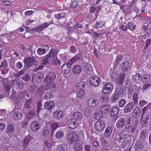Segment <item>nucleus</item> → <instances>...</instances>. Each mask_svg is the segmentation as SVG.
Listing matches in <instances>:
<instances>
[{"label":"nucleus","mask_w":151,"mask_h":151,"mask_svg":"<svg viewBox=\"0 0 151 151\" xmlns=\"http://www.w3.org/2000/svg\"><path fill=\"white\" fill-rule=\"evenodd\" d=\"M56 78L55 74L52 73H50L45 77L44 80V83H47L46 85V88H54L55 87L56 85L53 81Z\"/></svg>","instance_id":"obj_1"},{"label":"nucleus","mask_w":151,"mask_h":151,"mask_svg":"<svg viewBox=\"0 0 151 151\" xmlns=\"http://www.w3.org/2000/svg\"><path fill=\"white\" fill-rule=\"evenodd\" d=\"M124 90L122 89H119V90L116 91L111 96V101L112 103L116 102L119 98L124 93Z\"/></svg>","instance_id":"obj_2"},{"label":"nucleus","mask_w":151,"mask_h":151,"mask_svg":"<svg viewBox=\"0 0 151 151\" xmlns=\"http://www.w3.org/2000/svg\"><path fill=\"white\" fill-rule=\"evenodd\" d=\"M78 138L77 134L74 132H71L68 134L67 136L68 142L70 143L75 142L78 141Z\"/></svg>","instance_id":"obj_3"},{"label":"nucleus","mask_w":151,"mask_h":151,"mask_svg":"<svg viewBox=\"0 0 151 151\" xmlns=\"http://www.w3.org/2000/svg\"><path fill=\"white\" fill-rule=\"evenodd\" d=\"M91 84L93 86L96 87L98 86L101 83V79L96 76H92L90 79Z\"/></svg>","instance_id":"obj_4"},{"label":"nucleus","mask_w":151,"mask_h":151,"mask_svg":"<svg viewBox=\"0 0 151 151\" xmlns=\"http://www.w3.org/2000/svg\"><path fill=\"white\" fill-rule=\"evenodd\" d=\"M105 125L104 122L102 120H100L97 121L96 122L94 127L96 130L100 131L104 129Z\"/></svg>","instance_id":"obj_5"},{"label":"nucleus","mask_w":151,"mask_h":151,"mask_svg":"<svg viewBox=\"0 0 151 151\" xmlns=\"http://www.w3.org/2000/svg\"><path fill=\"white\" fill-rule=\"evenodd\" d=\"M113 86L111 83H106L104 86L102 90L103 93L104 94H107L111 93L113 90Z\"/></svg>","instance_id":"obj_6"},{"label":"nucleus","mask_w":151,"mask_h":151,"mask_svg":"<svg viewBox=\"0 0 151 151\" xmlns=\"http://www.w3.org/2000/svg\"><path fill=\"white\" fill-rule=\"evenodd\" d=\"M35 59L34 58L28 57L26 58L24 60V64L29 67L32 66L35 63Z\"/></svg>","instance_id":"obj_7"},{"label":"nucleus","mask_w":151,"mask_h":151,"mask_svg":"<svg viewBox=\"0 0 151 151\" xmlns=\"http://www.w3.org/2000/svg\"><path fill=\"white\" fill-rule=\"evenodd\" d=\"M49 49L50 47L48 45H45L42 48H38L37 50V52L39 55H42L46 53Z\"/></svg>","instance_id":"obj_8"},{"label":"nucleus","mask_w":151,"mask_h":151,"mask_svg":"<svg viewBox=\"0 0 151 151\" xmlns=\"http://www.w3.org/2000/svg\"><path fill=\"white\" fill-rule=\"evenodd\" d=\"M87 103L89 106L93 108L97 106L99 103V101L95 99H90L88 100Z\"/></svg>","instance_id":"obj_9"},{"label":"nucleus","mask_w":151,"mask_h":151,"mask_svg":"<svg viewBox=\"0 0 151 151\" xmlns=\"http://www.w3.org/2000/svg\"><path fill=\"white\" fill-rule=\"evenodd\" d=\"M69 62L67 63L63 64L61 67V70L65 74H67L69 73L70 70V66L72 64H70Z\"/></svg>","instance_id":"obj_10"},{"label":"nucleus","mask_w":151,"mask_h":151,"mask_svg":"<svg viewBox=\"0 0 151 151\" xmlns=\"http://www.w3.org/2000/svg\"><path fill=\"white\" fill-rule=\"evenodd\" d=\"M121 68L124 71H128L131 69L129 61H125L121 65Z\"/></svg>","instance_id":"obj_11"},{"label":"nucleus","mask_w":151,"mask_h":151,"mask_svg":"<svg viewBox=\"0 0 151 151\" xmlns=\"http://www.w3.org/2000/svg\"><path fill=\"white\" fill-rule=\"evenodd\" d=\"M30 127L32 131L35 132L40 129V126L38 122L34 121L32 123Z\"/></svg>","instance_id":"obj_12"},{"label":"nucleus","mask_w":151,"mask_h":151,"mask_svg":"<svg viewBox=\"0 0 151 151\" xmlns=\"http://www.w3.org/2000/svg\"><path fill=\"white\" fill-rule=\"evenodd\" d=\"M50 24L51 23L45 22L36 28L35 29L39 33H40L42 30L47 28Z\"/></svg>","instance_id":"obj_13"},{"label":"nucleus","mask_w":151,"mask_h":151,"mask_svg":"<svg viewBox=\"0 0 151 151\" xmlns=\"http://www.w3.org/2000/svg\"><path fill=\"white\" fill-rule=\"evenodd\" d=\"M44 106L46 109L49 110H52L54 107L55 104L52 101H48L45 102L44 104Z\"/></svg>","instance_id":"obj_14"},{"label":"nucleus","mask_w":151,"mask_h":151,"mask_svg":"<svg viewBox=\"0 0 151 151\" xmlns=\"http://www.w3.org/2000/svg\"><path fill=\"white\" fill-rule=\"evenodd\" d=\"M31 137L30 136L25 137L23 142V146L25 148L27 147L31 144Z\"/></svg>","instance_id":"obj_15"},{"label":"nucleus","mask_w":151,"mask_h":151,"mask_svg":"<svg viewBox=\"0 0 151 151\" xmlns=\"http://www.w3.org/2000/svg\"><path fill=\"white\" fill-rule=\"evenodd\" d=\"M84 72L88 74H91L93 71V68L91 65L88 63H86L84 67Z\"/></svg>","instance_id":"obj_16"},{"label":"nucleus","mask_w":151,"mask_h":151,"mask_svg":"<svg viewBox=\"0 0 151 151\" xmlns=\"http://www.w3.org/2000/svg\"><path fill=\"white\" fill-rule=\"evenodd\" d=\"M14 117L16 120H18L22 117V114L21 110L18 109L13 111Z\"/></svg>","instance_id":"obj_17"},{"label":"nucleus","mask_w":151,"mask_h":151,"mask_svg":"<svg viewBox=\"0 0 151 151\" xmlns=\"http://www.w3.org/2000/svg\"><path fill=\"white\" fill-rule=\"evenodd\" d=\"M141 114V110L140 108L136 107L134 109L132 113L133 117L137 118L140 116Z\"/></svg>","instance_id":"obj_18"},{"label":"nucleus","mask_w":151,"mask_h":151,"mask_svg":"<svg viewBox=\"0 0 151 151\" xmlns=\"http://www.w3.org/2000/svg\"><path fill=\"white\" fill-rule=\"evenodd\" d=\"M68 127L71 129H75L77 126V124L74 119H69L67 122Z\"/></svg>","instance_id":"obj_19"},{"label":"nucleus","mask_w":151,"mask_h":151,"mask_svg":"<svg viewBox=\"0 0 151 151\" xmlns=\"http://www.w3.org/2000/svg\"><path fill=\"white\" fill-rule=\"evenodd\" d=\"M134 107V104L132 102H129L127 104L124 109V112L128 113L132 110Z\"/></svg>","instance_id":"obj_20"},{"label":"nucleus","mask_w":151,"mask_h":151,"mask_svg":"<svg viewBox=\"0 0 151 151\" xmlns=\"http://www.w3.org/2000/svg\"><path fill=\"white\" fill-rule=\"evenodd\" d=\"M81 52H79L72 58L69 61V63H70V64H72L74 62L80 60V58L81 57Z\"/></svg>","instance_id":"obj_21"},{"label":"nucleus","mask_w":151,"mask_h":151,"mask_svg":"<svg viewBox=\"0 0 151 151\" xmlns=\"http://www.w3.org/2000/svg\"><path fill=\"white\" fill-rule=\"evenodd\" d=\"M112 130V129L111 127H107L106 129L104 134L105 137L107 138H109L111 137Z\"/></svg>","instance_id":"obj_22"},{"label":"nucleus","mask_w":151,"mask_h":151,"mask_svg":"<svg viewBox=\"0 0 151 151\" xmlns=\"http://www.w3.org/2000/svg\"><path fill=\"white\" fill-rule=\"evenodd\" d=\"M82 68L81 66L79 65H75L73 69V73L76 75L78 74L82 71Z\"/></svg>","instance_id":"obj_23"},{"label":"nucleus","mask_w":151,"mask_h":151,"mask_svg":"<svg viewBox=\"0 0 151 151\" xmlns=\"http://www.w3.org/2000/svg\"><path fill=\"white\" fill-rule=\"evenodd\" d=\"M72 118L74 120H80L82 118V114L79 111L74 113L72 115Z\"/></svg>","instance_id":"obj_24"},{"label":"nucleus","mask_w":151,"mask_h":151,"mask_svg":"<svg viewBox=\"0 0 151 151\" xmlns=\"http://www.w3.org/2000/svg\"><path fill=\"white\" fill-rule=\"evenodd\" d=\"M125 125V120L123 118L120 119L117 122L116 125L118 128H121Z\"/></svg>","instance_id":"obj_25"},{"label":"nucleus","mask_w":151,"mask_h":151,"mask_svg":"<svg viewBox=\"0 0 151 151\" xmlns=\"http://www.w3.org/2000/svg\"><path fill=\"white\" fill-rule=\"evenodd\" d=\"M54 116L55 118L58 119L63 118V112L60 110L57 111L53 113Z\"/></svg>","instance_id":"obj_26"},{"label":"nucleus","mask_w":151,"mask_h":151,"mask_svg":"<svg viewBox=\"0 0 151 151\" xmlns=\"http://www.w3.org/2000/svg\"><path fill=\"white\" fill-rule=\"evenodd\" d=\"M7 65L6 63H1L0 67L2 74H6L8 72V70L7 68Z\"/></svg>","instance_id":"obj_27"},{"label":"nucleus","mask_w":151,"mask_h":151,"mask_svg":"<svg viewBox=\"0 0 151 151\" xmlns=\"http://www.w3.org/2000/svg\"><path fill=\"white\" fill-rule=\"evenodd\" d=\"M57 55V52L55 50L52 49L50 50L49 53L47 55V56L48 57H49L51 60L53 58H56Z\"/></svg>","instance_id":"obj_28"},{"label":"nucleus","mask_w":151,"mask_h":151,"mask_svg":"<svg viewBox=\"0 0 151 151\" xmlns=\"http://www.w3.org/2000/svg\"><path fill=\"white\" fill-rule=\"evenodd\" d=\"M109 109V106L108 105H103L100 108V111L102 114L107 113L108 112Z\"/></svg>","instance_id":"obj_29"},{"label":"nucleus","mask_w":151,"mask_h":151,"mask_svg":"<svg viewBox=\"0 0 151 151\" xmlns=\"http://www.w3.org/2000/svg\"><path fill=\"white\" fill-rule=\"evenodd\" d=\"M119 112V108L116 107L112 109L110 112L109 114L111 116H114L116 115Z\"/></svg>","instance_id":"obj_30"},{"label":"nucleus","mask_w":151,"mask_h":151,"mask_svg":"<svg viewBox=\"0 0 151 151\" xmlns=\"http://www.w3.org/2000/svg\"><path fill=\"white\" fill-rule=\"evenodd\" d=\"M68 147L65 144L59 145L57 147V151H67Z\"/></svg>","instance_id":"obj_31"},{"label":"nucleus","mask_w":151,"mask_h":151,"mask_svg":"<svg viewBox=\"0 0 151 151\" xmlns=\"http://www.w3.org/2000/svg\"><path fill=\"white\" fill-rule=\"evenodd\" d=\"M123 133H120L117 134L116 135L115 139L118 142H122L124 139V134Z\"/></svg>","instance_id":"obj_32"},{"label":"nucleus","mask_w":151,"mask_h":151,"mask_svg":"<svg viewBox=\"0 0 151 151\" xmlns=\"http://www.w3.org/2000/svg\"><path fill=\"white\" fill-rule=\"evenodd\" d=\"M133 123V121H131L130 118L127 119L126 120V122H125L126 128L128 129H131L132 127Z\"/></svg>","instance_id":"obj_33"},{"label":"nucleus","mask_w":151,"mask_h":151,"mask_svg":"<svg viewBox=\"0 0 151 151\" xmlns=\"http://www.w3.org/2000/svg\"><path fill=\"white\" fill-rule=\"evenodd\" d=\"M50 58L47 56L46 57H42L41 61V65H46L47 64L50 63Z\"/></svg>","instance_id":"obj_34"},{"label":"nucleus","mask_w":151,"mask_h":151,"mask_svg":"<svg viewBox=\"0 0 151 151\" xmlns=\"http://www.w3.org/2000/svg\"><path fill=\"white\" fill-rule=\"evenodd\" d=\"M44 76L43 74L40 72L37 73L35 75V78L37 83H39L40 81V79L42 78Z\"/></svg>","instance_id":"obj_35"},{"label":"nucleus","mask_w":151,"mask_h":151,"mask_svg":"<svg viewBox=\"0 0 151 151\" xmlns=\"http://www.w3.org/2000/svg\"><path fill=\"white\" fill-rule=\"evenodd\" d=\"M135 81L137 83H139L141 81L142 79V77L141 74L139 73H137L134 76Z\"/></svg>","instance_id":"obj_36"},{"label":"nucleus","mask_w":151,"mask_h":151,"mask_svg":"<svg viewBox=\"0 0 151 151\" xmlns=\"http://www.w3.org/2000/svg\"><path fill=\"white\" fill-rule=\"evenodd\" d=\"M50 63L52 64L58 66L60 65L61 64L60 60L57 58L52 59V60L50 61Z\"/></svg>","instance_id":"obj_37"},{"label":"nucleus","mask_w":151,"mask_h":151,"mask_svg":"<svg viewBox=\"0 0 151 151\" xmlns=\"http://www.w3.org/2000/svg\"><path fill=\"white\" fill-rule=\"evenodd\" d=\"M14 131V128L13 125L10 124L8 125L7 132L9 134H11L13 133Z\"/></svg>","instance_id":"obj_38"},{"label":"nucleus","mask_w":151,"mask_h":151,"mask_svg":"<svg viewBox=\"0 0 151 151\" xmlns=\"http://www.w3.org/2000/svg\"><path fill=\"white\" fill-rule=\"evenodd\" d=\"M52 129V132L53 133L57 129L59 126L58 123H57L53 122L50 125Z\"/></svg>","instance_id":"obj_39"},{"label":"nucleus","mask_w":151,"mask_h":151,"mask_svg":"<svg viewBox=\"0 0 151 151\" xmlns=\"http://www.w3.org/2000/svg\"><path fill=\"white\" fill-rule=\"evenodd\" d=\"M86 85L85 83L83 81H80L76 85V88L78 89L83 88Z\"/></svg>","instance_id":"obj_40"},{"label":"nucleus","mask_w":151,"mask_h":151,"mask_svg":"<svg viewBox=\"0 0 151 151\" xmlns=\"http://www.w3.org/2000/svg\"><path fill=\"white\" fill-rule=\"evenodd\" d=\"M125 77V74H122L120 75L119 77L117 79V82L118 83H122L124 80Z\"/></svg>","instance_id":"obj_41"},{"label":"nucleus","mask_w":151,"mask_h":151,"mask_svg":"<svg viewBox=\"0 0 151 151\" xmlns=\"http://www.w3.org/2000/svg\"><path fill=\"white\" fill-rule=\"evenodd\" d=\"M74 149L77 151H81L83 149L82 145L79 143H77L75 145Z\"/></svg>","instance_id":"obj_42"},{"label":"nucleus","mask_w":151,"mask_h":151,"mask_svg":"<svg viewBox=\"0 0 151 151\" xmlns=\"http://www.w3.org/2000/svg\"><path fill=\"white\" fill-rule=\"evenodd\" d=\"M85 95V91L81 90L78 91L77 94V97L79 99L82 98Z\"/></svg>","instance_id":"obj_43"},{"label":"nucleus","mask_w":151,"mask_h":151,"mask_svg":"<svg viewBox=\"0 0 151 151\" xmlns=\"http://www.w3.org/2000/svg\"><path fill=\"white\" fill-rule=\"evenodd\" d=\"M35 116V113L33 110H31L29 112L28 115H27V119H30L33 118Z\"/></svg>","instance_id":"obj_44"},{"label":"nucleus","mask_w":151,"mask_h":151,"mask_svg":"<svg viewBox=\"0 0 151 151\" xmlns=\"http://www.w3.org/2000/svg\"><path fill=\"white\" fill-rule=\"evenodd\" d=\"M44 87L42 86L38 88L36 91V93L40 96H41L44 93Z\"/></svg>","instance_id":"obj_45"},{"label":"nucleus","mask_w":151,"mask_h":151,"mask_svg":"<svg viewBox=\"0 0 151 151\" xmlns=\"http://www.w3.org/2000/svg\"><path fill=\"white\" fill-rule=\"evenodd\" d=\"M64 134L62 131H58L55 134V136L56 138L59 139L63 137Z\"/></svg>","instance_id":"obj_46"},{"label":"nucleus","mask_w":151,"mask_h":151,"mask_svg":"<svg viewBox=\"0 0 151 151\" xmlns=\"http://www.w3.org/2000/svg\"><path fill=\"white\" fill-rule=\"evenodd\" d=\"M143 79L145 81L147 82H150L151 81V77L150 75L148 74H145L143 76Z\"/></svg>","instance_id":"obj_47"},{"label":"nucleus","mask_w":151,"mask_h":151,"mask_svg":"<svg viewBox=\"0 0 151 151\" xmlns=\"http://www.w3.org/2000/svg\"><path fill=\"white\" fill-rule=\"evenodd\" d=\"M132 99L135 105H136L138 104V95L136 93H134L132 97Z\"/></svg>","instance_id":"obj_48"},{"label":"nucleus","mask_w":151,"mask_h":151,"mask_svg":"<svg viewBox=\"0 0 151 151\" xmlns=\"http://www.w3.org/2000/svg\"><path fill=\"white\" fill-rule=\"evenodd\" d=\"M32 105V101L31 99H29L26 102L25 106L27 108L29 109L31 108Z\"/></svg>","instance_id":"obj_49"},{"label":"nucleus","mask_w":151,"mask_h":151,"mask_svg":"<svg viewBox=\"0 0 151 151\" xmlns=\"http://www.w3.org/2000/svg\"><path fill=\"white\" fill-rule=\"evenodd\" d=\"M26 70L27 69L25 68V67H24L22 69L20 70L19 72L16 74V76L17 77H20L25 73L26 72Z\"/></svg>","instance_id":"obj_50"},{"label":"nucleus","mask_w":151,"mask_h":151,"mask_svg":"<svg viewBox=\"0 0 151 151\" xmlns=\"http://www.w3.org/2000/svg\"><path fill=\"white\" fill-rule=\"evenodd\" d=\"M141 122L143 126H146L147 124V120L146 118L145 117H143L142 116L141 119Z\"/></svg>","instance_id":"obj_51"},{"label":"nucleus","mask_w":151,"mask_h":151,"mask_svg":"<svg viewBox=\"0 0 151 151\" xmlns=\"http://www.w3.org/2000/svg\"><path fill=\"white\" fill-rule=\"evenodd\" d=\"M91 111L88 108H85L83 111V113L85 116H87L91 113Z\"/></svg>","instance_id":"obj_52"},{"label":"nucleus","mask_w":151,"mask_h":151,"mask_svg":"<svg viewBox=\"0 0 151 151\" xmlns=\"http://www.w3.org/2000/svg\"><path fill=\"white\" fill-rule=\"evenodd\" d=\"M129 29L131 30H134L136 26L133 23L129 22L128 23Z\"/></svg>","instance_id":"obj_53"},{"label":"nucleus","mask_w":151,"mask_h":151,"mask_svg":"<svg viewBox=\"0 0 151 151\" xmlns=\"http://www.w3.org/2000/svg\"><path fill=\"white\" fill-rule=\"evenodd\" d=\"M126 103V100L124 99H122L119 101V106L121 107H123L125 106Z\"/></svg>","instance_id":"obj_54"},{"label":"nucleus","mask_w":151,"mask_h":151,"mask_svg":"<svg viewBox=\"0 0 151 151\" xmlns=\"http://www.w3.org/2000/svg\"><path fill=\"white\" fill-rule=\"evenodd\" d=\"M94 118L96 120L100 119L102 118L101 114L99 112H96L94 115Z\"/></svg>","instance_id":"obj_55"},{"label":"nucleus","mask_w":151,"mask_h":151,"mask_svg":"<svg viewBox=\"0 0 151 151\" xmlns=\"http://www.w3.org/2000/svg\"><path fill=\"white\" fill-rule=\"evenodd\" d=\"M78 5V2L75 0L72 1L70 4V6L72 8H75Z\"/></svg>","instance_id":"obj_56"},{"label":"nucleus","mask_w":151,"mask_h":151,"mask_svg":"<svg viewBox=\"0 0 151 151\" xmlns=\"http://www.w3.org/2000/svg\"><path fill=\"white\" fill-rule=\"evenodd\" d=\"M53 96L52 94L51 93H47L44 97V99L46 100L50 99L52 98Z\"/></svg>","instance_id":"obj_57"},{"label":"nucleus","mask_w":151,"mask_h":151,"mask_svg":"<svg viewBox=\"0 0 151 151\" xmlns=\"http://www.w3.org/2000/svg\"><path fill=\"white\" fill-rule=\"evenodd\" d=\"M50 133V131L48 128L46 127H45L43 129L42 132V134L43 135L45 136L47 135Z\"/></svg>","instance_id":"obj_58"},{"label":"nucleus","mask_w":151,"mask_h":151,"mask_svg":"<svg viewBox=\"0 0 151 151\" xmlns=\"http://www.w3.org/2000/svg\"><path fill=\"white\" fill-rule=\"evenodd\" d=\"M6 112V110L5 109L0 110V119H3V117L4 116Z\"/></svg>","instance_id":"obj_59"},{"label":"nucleus","mask_w":151,"mask_h":151,"mask_svg":"<svg viewBox=\"0 0 151 151\" xmlns=\"http://www.w3.org/2000/svg\"><path fill=\"white\" fill-rule=\"evenodd\" d=\"M102 26V24H101V22L99 21V22H96V23L93 25V27L94 28H100Z\"/></svg>","instance_id":"obj_60"},{"label":"nucleus","mask_w":151,"mask_h":151,"mask_svg":"<svg viewBox=\"0 0 151 151\" xmlns=\"http://www.w3.org/2000/svg\"><path fill=\"white\" fill-rule=\"evenodd\" d=\"M101 99L102 101L106 102L109 100V98L106 95H102L101 96Z\"/></svg>","instance_id":"obj_61"},{"label":"nucleus","mask_w":151,"mask_h":151,"mask_svg":"<svg viewBox=\"0 0 151 151\" xmlns=\"http://www.w3.org/2000/svg\"><path fill=\"white\" fill-rule=\"evenodd\" d=\"M65 14L64 13H60L58 15H55V16L56 18L58 19H59L60 18L63 17L65 16Z\"/></svg>","instance_id":"obj_62"},{"label":"nucleus","mask_w":151,"mask_h":151,"mask_svg":"<svg viewBox=\"0 0 151 151\" xmlns=\"http://www.w3.org/2000/svg\"><path fill=\"white\" fill-rule=\"evenodd\" d=\"M31 79L30 77L29 76L28 74H26L24 75V77L22 78L23 80H24L25 82H28Z\"/></svg>","instance_id":"obj_63"},{"label":"nucleus","mask_w":151,"mask_h":151,"mask_svg":"<svg viewBox=\"0 0 151 151\" xmlns=\"http://www.w3.org/2000/svg\"><path fill=\"white\" fill-rule=\"evenodd\" d=\"M4 88L6 93L9 95L10 93V91L11 89L10 86L9 85H6L5 86Z\"/></svg>","instance_id":"obj_64"}]
</instances>
